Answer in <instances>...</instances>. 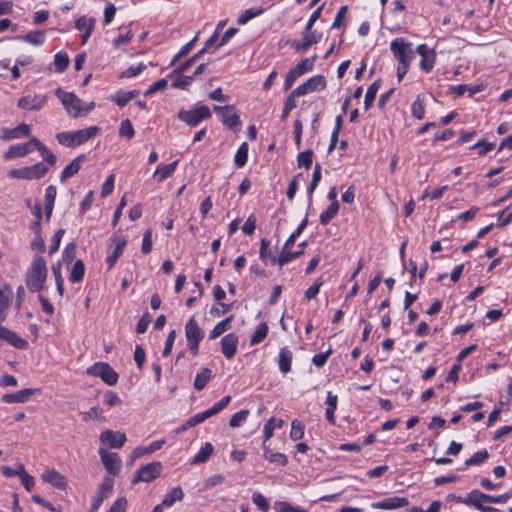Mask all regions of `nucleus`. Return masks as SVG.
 <instances>
[{"label":"nucleus","mask_w":512,"mask_h":512,"mask_svg":"<svg viewBox=\"0 0 512 512\" xmlns=\"http://www.w3.org/2000/svg\"><path fill=\"white\" fill-rule=\"evenodd\" d=\"M489 453L486 449L474 453L469 459L465 461L466 466H474L483 463L488 459Z\"/></svg>","instance_id":"obj_52"},{"label":"nucleus","mask_w":512,"mask_h":512,"mask_svg":"<svg viewBox=\"0 0 512 512\" xmlns=\"http://www.w3.org/2000/svg\"><path fill=\"white\" fill-rule=\"evenodd\" d=\"M293 353L288 347H283L279 351L278 366L282 374H287L291 371Z\"/></svg>","instance_id":"obj_26"},{"label":"nucleus","mask_w":512,"mask_h":512,"mask_svg":"<svg viewBox=\"0 0 512 512\" xmlns=\"http://www.w3.org/2000/svg\"><path fill=\"white\" fill-rule=\"evenodd\" d=\"M163 440H157L145 447H137L132 452V460L142 457L143 455L151 454L162 448Z\"/></svg>","instance_id":"obj_28"},{"label":"nucleus","mask_w":512,"mask_h":512,"mask_svg":"<svg viewBox=\"0 0 512 512\" xmlns=\"http://www.w3.org/2000/svg\"><path fill=\"white\" fill-rule=\"evenodd\" d=\"M85 274V266L82 260H77L70 272L69 280L72 283H77L83 280Z\"/></svg>","instance_id":"obj_39"},{"label":"nucleus","mask_w":512,"mask_h":512,"mask_svg":"<svg viewBox=\"0 0 512 512\" xmlns=\"http://www.w3.org/2000/svg\"><path fill=\"white\" fill-rule=\"evenodd\" d=\"M233 320V315H230L229 317L225 318L224 320L217 323L214 328L210 331L209 338L210 339H216L220 335H222L224 332H226L228 329H230V323Z\"/></svg>","instance_id":"obj_35"},{"label":"nucleus","mask_w":512,"mask_h":512,"mask_svg":"<svg viewBox=\"0 0 512 512\" xmlns=\"http://www.w3.org/2000/svg\"><path fill=\"white\" fill-rule=\"evenodd\" d=\"M270 241L266 238H262L260 241V251L259 256L260 259L265 263H270L271 265H275L277 261V257L271 253L269 250Z\"/></svg>","instance_id":"obj_27"},{"label":"nucleus","mask_w":512,"mask_h":512,"mask_svg":"<svg viewBox=\"0 0 512 512\" xmlns=\"http://www.w3.org/2000/svg\"><path fill=\"white\" fill-rule=\"evenodd\" d=\"M42 480L49 483L51 486L57 489H65L67 486V480L65 476L59 473L55 469H47L42 473Z\"/></svg>","instance_id":"obj_17"},{"label":"nucleus","mask_w":512,"mask_h":512,"mask_svg":"<svg viewBox=\"0 0 512 512\" xmlns=\"http://www.w3.org/2000/svg\"><path fill=\"white\" fill-rule=\"evenodd\" d=\"M304 436V425L298 421L293 420L290 430V438L294 441L302 439Z\"/></svg>","instance_id":"obj_55"},{"label":"nucleus","mask_w":512,"mask_h":512,"mask_svg":"<svg viewBox=\"0 0 512 512\" xmlns=\"http://www.w3.org/2000/svg\"><path fill=\"white\" fill-rule=\"evenodd\" d=\"M421 56L420 67L425 72H430L435 63L436 53L434 49H429L426 44H420L415 50Z\"/></svg>","instance_id":"obj_12"},{"label":"nucleus","mask_w":512,"mask_h":512,"mask_svg":"<svg viewBox=\"0 0 512 512\" xmlns=\"http://www.w3.org/2000/svg\"><path fill=\"white\" fill-rule=\"evenodd\" d=\"M100 130L97 126H91L73 132H60L56 135L57 141L66 147L82 145L94 137Z\"/></svg>","instance_id":"obj_2"},{"label":"nucleus","mask_w":512,"mask_h":512,"mask_svg":"<svg viewBox=\"0 0 512 512\" xmlns=\"http://www.w3.org/2000/svg\"><path fill=\"white\" fill-rule=\"evenodd\" d=\"M32 150L35 148L41 154L43 160L50 166H54L57 162V158L54 153L48 149L43 143H41L36 137L31 138Z\"/></svg>","instance_id":"obj_24"},{"label":"nucleus","mask_w":512,"mask_h":512,"mask_svg":"<svg viewBox=\"0 0 512 512\" xmlns=\"http://www.w3.org/2000/svg\"><path fill=\"white\" fill-rule=\"evenodd\" d=\"M304 85L307 87L308 92L323 90L326 87L325 77L322 75H315L310 77Z\"/></svg>","instance_id":"obj_34"},{"label":"nucleus","mask_w":512,"mask_h":512,"mask_svg":"<svg viewBox=\"0 0 512 512\" xmlns=\"http://www.w3.org/2000/svg\"><path fill=\"white\" fill-rule=\"evenodd\" d=\"M185 335L187 341L201 342L204 336L203 330L200 329L194 317L190 318L185 325Z\"/></svg>","instance_id":"obj_23"},{"label":"nucleus","mask_w":512,"mask_h":512,"mask_svg":"<svg viewBox=\"0 0 512 512\" xmlns=\"http://www.w3.org/2000/svg\"><path fill=\"white\" fill-rule=\"evenodd\" d=\"M183 497L184 493L182 489L180 487H175L164 496L162 505L165 507H171L176 501H181Z\"/></svg>","instance_id":"obj_37"},{"label":"nucleus","mask_w":512,"mask_h":512,"mask_svg":"<svg viewBox=\"0 0 512 512\" xmlns=\"http://www.w3.org/2000/svg\"><path fill=\"white\" fill-rule=\"evenodd\" d=\"M55 70L63 72L69 65V57L66 53L59 52L54 57Z\"/></svg>","instance_id":"obj_53"},{"label":"nucleus","mask_w":512,"mask_h":512,"mask_svg":"<svg viewBox=\"0 0 512 512\" xmlns=\"http://www.w3.org/2000/svg\"><path fill=\"white\" fill-rule=\"evenodd\" d=\"M57 189L55 186L50 185L45 191V214L46 218L50 219L56 199Z\"/></svg>","instance_id":"obj_30"},{"label":"nucleus","mask_w":512,"mask_h":512,"mask_svg":"<svg viewBox=\"0 0 512 512\" xmlns=\"http://www.w3.org/2000/svg\"><path fill=\"white\" fill-rule=\"evenodd\" d=\"M30 152H32V143L31 139L22 144H16L11 146L5 153L4 158L6 160H10L17 157H23L28 155Z\"/></svg>","instance_id":"obj_22"},{"label":"nucleus","mask_w":512,"mask_h":512,"mask_svg":"<svg viewBox=\"0 0 512 512\" xmlns=\"http://www.w3.org/2000/svg\"><path fill=\"white\" fill-rule=\"evenodd\" d=\"M252 501L263 512H267L270 508L266 498L259 492L253 494Z\"/></svg>","instance_id":"obj_61"},{"label":"nucleus","mask_w":512,"mask_h":512,"mask_svg":"<svg viewBox=\"0 0 512 512\" xmlns=\"http://www.w3.org/2000/svg\"><path fill=\"white\" fill-rule=\"evenodd\" d=\"M222 121L228 128H234L241 123L239 115L235 112V109L233 111L227 110L222 114Z\"/></svg>","instance_id":"obj_49"},{"label":"nucleus","mask_w":512,"mask_h":512,"mask_svg":"<svg viewBox=\"0 0 512 512\" xmlns=\"http://www.w3.org/2000/svg\"><path fill=\"white\" fill-rule=\"evenodd\" d=\"M213 446L211 443H205L199 452L194 456L192 463L199 464L205 463L213 453Z\"/></svg>","instance_id":"obj_41"},{"label":"nucleus","mask_w":512,"mask_h":512,"mask_svg":"<svg viewBox=\"0 0 512 512\" xmlns=\"http://www.w3.org/2000/svg\"><path fill=\"white\" fill-rule=\"evenodd\" d=\"M249 415V411L244 409L232 415L229 420V425L233 428L239 427L242 422H244Z\"/></svg>","instance_id":"obj_59"},{"label":"nucleus","mask_w":512,"mask_h":512,"mask_svg":"<svg viewBox=\"0 0 512 512\" xmlns=\"http://www.w3.org/2000/svg\"><path fill=\"white\" fill-rule=\"evenodd\" d=\"M390 49L400 64H410L415 57V51L404 38H396L390 44Z\"/></svg>","instance_id":"obj_5"},{"label":"nucleus","mask_w":512,"mask_h":512,"mask_svg":"<svg viewBox=\"0 0 512 512\" xmlns=\"http://www.w3.org/2000/svg\"><path fill=\"white\" fill-rule=\"evenodd\" d=\"M320 180H321V166H320V164L317 163L314 166V171H313V174H312V180H311V183H310V185H309V187L307 189L308 196H309V201H311L312 194L315 191V189L317 188Z\"/></svg>","instance_id":"obj_48"},{"label":"nucleus","mask_w":512,"mask_h":512,"mask_svg":"<svg viewBox=\"0 0 512 512\" xmlns=\"http://www.w3.org/2000/svg\"><path fill=\"white\" fill-rule=\"evenodd\" d=\"M151 322V316L148 312H145L139 319L138 323H137V326H136V331L138 334H143L146 332L147 328H148V325L150 324Z\"/></svg>","instance_id":"obj_64"},{"label":"nucleus","mask_w":512,"mask_h":512,"mask_svg":"<svg viewBox=\"0 0 512 512\" xmlns=\"http://www.w3.org/2000/svg\"><path fill=\"white\" fill-rule=\"evenodd\" d=\"M262 447L264 450V458L265 459L269 460L272 463H276L280 466H285L288 463V459L285 454L279 453V452H273L266 446L265 442H263Z\"/></svg>","instance_id":"obj_29"},{"label":"nucleus","mask_w":512,"mask_h":512,"mask_svg":"<svg viewBox=\"0 0 512 512\" xmlns=\"http://www.w3.org/2000/svg\"><path fill=\"white\" fill-rule=\"evenodd\" d=\"M46 102L44 95H27L18 100V107L24 110H39Z\"/></svg>","instance_id":"obj_15"},{"label":"nucleus","mask_w":512,"mask_h":512,"mask_svg":"<svg viewBox=\"0 0 512 512\" xmlns=\"http://www.w3.org/2000/svg\"><path fill=\"white\" fill-rule=\"evenodd\" d=\"M379 87H380V81L379 80L374 81L368 87V89L366 91L365 99H364V108H365V110L370 109V107L372 106V104H373V102L375 100L376 94L378 92Z\"/></svg>","instance_id":"obj_43"},{"label":"nucleus","mask_w":512,"mask_h":512,"mask_svg":"<svg viewBox=\"0 0 512 512\" xmlns=\"http://www.w3.org/2000/svg\"><path fill=\"white\" fill-rule=\"evenodd\" d=\"M100 442L104 445H108L110 448L119 449L126 442V436L124 433L112 430H105L101 432Z\"/></svg>","instance_id":"obj_11"},{"label":"nucleus","mask_w":512,"mask_h":512,"mask_svg":"<svg viewBox=\"0 0 512 512\" xmlns=\"http://www.w3.org/2000/svg\"><path fill=\"white\" fill-rule=\"evenodd\" d=\"M221 351L227 359H232L237 351L238 337L234 333L225 335L221 339Z\"/></svg>","instance_id":"obj_18"},{"label":"nucleus","mask_w":512,"mask_h":512,"mask_svg":"<svg viewBox=\"0 0 512 512\" xmlns=\"http://www.w3.org/2000/svg\"><path fill=\"white\" fill-rule=\"evenodd\" d=\"M321 39V34L316 33L312 30H304L301 33L300 40H294L291 42V46L294 48L296 52H305L309 47L314 44H317Z\"/></svg>","instance_id":"obj_9"},{"label":"nucleus","mask_w":512,"mask_h":512,"mask_svg":"<svg viewBox=\"0 0 512 512\" xmlns=\"http://www.w3.org/2000/svg\"><path fill=\"white\" fill-rule=\"evenodd\" d=\"M134 134L135 131L131 121L129 119L123 120L120 125L119 135L127 139H132L134 137Z\"/></svg>","instance_id":"obj_56"},{"label":"nucleus","mask_w":512,"mask_h":512,"mask_svg":"<svg viewBox=\"0 0 512 512\" xmlns=\"http://www.w3.org/2000/svg\"><path fill=\"white\" fill-rule=\"evenodd\" d=\"M248 158V144L246 142L242 143L240 147L238 148L235 156H234V162L236 166L243 167Z\"/></svg>","instance_id":"obj_47"},{"label":"nucleus","mask_w":512,"mask_h":512,"mask_svg":"<svg viewBox=\"0 0 512 512\" xmlns=\"http://www.w3.org/2000/svg\"><path fill=\"white\" fill-rule=\"evenodd\" d=\"M411 113H412V116L416 119L421 120L424 118L425 106H424L423 100L420 98L419 95L417 96L415 101L412 103Z\"/></svg>","instance_id":"obj_51"},{"label":"nucleus","mask_w":512,"mask_h":512,"mask_svg":"<svg viewBox=\"0 0 512 512\" xmlns=\"http://www.w3.org/2000/svg\"><path fill=\"white\" fill-rule=\"evenodd\" d=\"M88 375L94 377H100L106 384L112 386L118 381V374L115 370L106 362H97L86 370Z\"/></svg>","instance_id":"obj_7"},{"label":"nucleus","mask_w":512,"mask_h":512,"mask_svg":"<svg viewBox=\"0 0 512 512\" xmlns=\"http://www.w3.org/2000/svg\"><path fill=\"white\" fill-rule=\"evenodd\" d=\"M408 504L409 501L406 497L394 496L379 502H375L372 504V507L376 509L393 510L396 508L405 507Z\"/></svg>","instance_id":"obj_21"},{"label":"nucleus","mask_w":512,"mask_h":512,"mask_svg":"<svg viewBox=\"0 0 512 512\" xmlns=\"http://www.w3.org/2000/svg\"><path fill=\"white\" fill-rule=\"evenodd\" d=\"M268 334V325L266 322H261L250 339L251 345H256L262 342Z\"/></svg>","instance_id":"obj_45"},{"label":"nucleus","mask_w":512,"mask_h":512,"mask_svg":"<svg viewBox=\"0 0 512 512\" xmlns=\"http://www.w3.org/2000/svg\"><path fill=\"white\" fill-rule=\"evenodd\" d=\"M146 68V65L143 63H139L137 66H130L128 69L123 71L121 73L122 78H132L140 74L144 69Z\"/></svg>","instance_id":"obj_62"},{"label":"nucleus","mask_w":512,"mask_h":512,"mask_svg":"<svg viewBox=\"0 0 512 512\" xmlns=\"http://www.w3.org/2000/svg\"><path fill=\"white\" fill-rule=\"evenodd\" d=\"M114 480L111 477H104L99 490L97 492V496L91 503L89 512H96L100 506L102 505L103 501L109 496V494L113 490Z\"/></svg>","instance_id":"obj_10"},{"label":"nucleus","mask_w":512,"mask_h":512,"mask_svg":"<svg viewBox=\"0 0 512 512\" xmlns=\"http://www.w3.org/2000/svg\"><path fill=\"white\" fill-rule=\"evenodd\" d=\"M471 149H478V155L484 156L494 149V143H490L484 139H481L473 146H471Z\"/></svg>","instance_id":"obj_58"},{"label":"nucleus","mask_w":512,"mask_h":512,"mask_svg":"<svg viewBox=\"0 0 512 512\" xmlns=\"http://www.w3.org/2000/svg\"><path fill=\"white\" fill-rule=\"evenodd\" d=\"M47 267L42 256H36L25 275V282L30 292H40L46 282Z\"/></svg>","instance_id":"obj_1"},{"label":"nucleus","mask_w":512,"mask_h":512,"mask_svg":"<svg viewBox=\"0 0 512 512\" xmlns=\"http://www.w3.org/2000/svg\"><path fill=\"white\" fill-rule=\"evenodd\" d=\"M102 463L105 469L112 475H117L120 470L121 460L117 453L107 452L104 449L99 450Z\"/></svg>","instance_id":"obj_13"},{"label":"nucleus","mask_w":512,"mask_h":512,"mask_svg":"<svg viewBox=\"0 0 512 512\" xmlns=\"http://www.w3.org/2000/svg\"><path fill=\"white\" fill-rule=\"evenodd\" d=\"M265 11L264 8H259V9H256V10H253V9H247L245 10L240 16L239 18L237 19V23L239 25H244L246 24L248 21H250L251 19H253L254 17H257L259 15H261L263 12Z\"/></svg>","instance_id":"obj_50"},{"label":"nucleus","mask_w":512,"mask_h":512,"mask_svg":"<svg viewBox=\"0 0 512 512\" xmlns=\"http://www.w3.org/2000/svg\"><path fill=\"white\" fill-rule=\"evenodd\" d=\"M56 96L65 106L68 114L72 117H78L84 111L83 101L73 92H65L61 88L55 91Z\"/></svg>","instance_id":"obj_6"},{"label":"nucleus","mask_w":512,"mask_h":512,"mask_svg":"<svg viewBox=\"0 0 512 512\" xmlns=\"http://www.w3.org/2000/svg\"><path fill=\"white\" fill-rule=\"evenodd\" d=\"M140 92L138 90H131L127 92H117L112 100L119 106L124 107L129 101L138 97Z\"/></svg>","instance_id":"obj_32"},{"label":"nucleus","mask_w":512,"mask_h":512,"mask_svg":"<svg viewBox=\"0 0 512 512\" xmlns=\"http://www.w3.org/2000/svg\"><path fill=\"white\" fill-rule=\"evenodd\" d=\"M152 250V231L148 229L144 235L142 240L141 251L143 254L147 255Z\"/></svg>","instance_id":"obj_63"},{"label":"nucleus","mask_w":512,"mask_h":512,"mask_svg":"<svg viewBox=\"0 0 512 512\" xmlns=\"http://www.w3.org/2000/svg\"><path fill=\"white\" fill-rule=\"evenodd\" d=\"M313 151L308 149L300 152L297 156L298 165L309 169L312 165Z\"/></svg>","instance_id":"obj_57"},{"label":"nucleus","mask_w":512,"mask_h":512,"mask_svg":"<svg viewBox=\"0 0 512 512\" xmlns=\"http://www.w3.org/2000/svg\"><path fill=\"white\" fill-rule=\"evenodd\" d=\"M65 230L63 228L58 229L52 237L51 244L49 247V254H54L58 251L62 236L64 235Z\"/></svg>","instance_id":"obj_60"},{"label":"nucleus","mask_w":512,"mask_h":512,"mask_svg":"<svg viewBox=\"0 0 512 512\" xmlns=\"http://www.w3.org/2000/svg\"><path fill=\"white\" fill-rule=\"evenodd\" d=\"M212 416L214 415L210 409L197 413L187 420V426H196Z\"/></svg>","instance_id":"obj_54"},{"label":"nucleus","mask_w":512,"mask_h":512,"mask_svg":"<svg viewBox=\"0 0 512 512\" xmlns=\"http://www.w3.org/2000/svg\"><path fill=\"white\" fill-rule=\"evenodd\" d=\"M39 392V389L26 388L19 390L14 393H7L2 396V402L11 404V403H24L26 402L32 395H35Z\"/></svg>","instance_id":"obj_14"},{"label":"nucleus","mask_w":512,"mask_h":512,"mask_svg":"<svg viewBox=\"0 0 512 512\" xmlns=\"http://www.w3.org/2000/svg\"><path fill=\"white\" fill-rule=\"evenodd\" d=\"M85 160L84 155H79L75 159L71 161L61 172L60 180L61 182H65L68 178L74 176L81 169L82 163Z\"/></svg>","instance_id":"obj_25"},{"label":"nucleus","mask_w":512,"mask_h":512,"mask_svg":"<svg viewBox=\"0 0 512 512\" xmlns=\"http://www.w3.org/2000/svg\"><path fill=\"white\" fill-rule=\"evenodd\" d=\"M212 378V370L209 368H203L201 372H199L194 380L193 386L197 391H201L207 385V383Z\"/></svg>","instance_id":"obj_33"},{"label":"nucleus","mask_w":512,"mask_h":512,"mask_svg":"<svg viewBox=\"0 0 512 512\" xmlns=\"http://www.w3.org/2000/svg\"><path fill=\"white\" fill-rule=\"evenodd\" d=\"M47 172L48 167L44 163L39 162L32 166L11 169L8 172V176L13 179L33 180L42 178Z\"/></svg>","instance_id":"obj_4"},{"label":"nucleus","mask_w":512,"mask_h":512,"mask_svg":"<svg viewBox=\"0 0 512 512\" xmlns=\"http://www.w3.org/2000/svg\"><path fill=\"white\" fill-rule=\"evenodd\" d=\"M210 108L206 105H200L190 110H180L178 119L185 122L190 127H196L202 120L211 118Z\"/></svg>","instance_id":"obj_3"},{"label":"nucleus","mask_w":512,"mask_h":512,"mask_svg":"<svg viewBox=\"0 0 512 512\" xmlns=\"http://www.w3.org/2000/svg\"><path fill=\"white\" fill-rule=\"evenodd\" d=\"M304 253L303 250H297L292 252L291 249L283 248L279 257L277 258L276 264L283 266L291 260L300 257Z\"/></svg>","instance_id":"obj_38"},{"label":"nucleus","mask_w":512,"mask_h":512,"mask_svg":"<svg viewBox=\"0 0 512 512\" xmlns=\"http://www.w3.org/2000/svg\"><path fill=\"white\" fill-rule=\"evenodd\" d=\"M339 207V203H331L328 208L321 213L320 223L327 225L337 215Z\"/></svg>","instance_id":"obj_44"},{"label":"nucleus","mask_w":512,"mask_h":512,"mask_svg":"<svg viewBox=\"0 0 512 512\" xmlns=\"http://www.w3.org/2000/svg\"><path fill=\"white\" fill-rule=\"evenodd\" d=\"M315 60L316 56L302 59L292 70L300 77L305 72H309L313 69Z\"/></svg>","instance_id":"obj_42"},{"label":"nucleus","mask_w":512,"mask_h":512,"mask_svg":"<svg viewBox=\"0 0 512 512\" xmlns=\"http://www.w3.org/2000/svg\"><path fill=\"white\" fill-rule=\"evenodd\" d=\"M489 495L481 492L480 490H472L463 500L462 502L468 506H472L477 510L483 512V509L486 505L483 502L488 503Z\"/></svg>","instance_id":"obj_16"},{"label":"nucleus","mask_w":512,"mask_h":512,"mask_svg":"<svg viewBox=\"0 0 512 512\" xmlns=\"http://www.w3.org/2000/svg\"><path fill=\"white\" fill-rule=\"evenodd\" d=\"M162 471L161 462H151L141 466L135 473L133 483L151 482L160 476Z\"/></svg>","instance_id":"obj_8"},{"label":"nucleus","mask_w":512,"mask_h":512,"mask_svg":"<svg viewBox=\"0 0 512 512\" xmlns=\"http://www.w3.org/2000/svg\"><path fill=\"white\" fill-rule=\"evenodd\" d=\"M21 38L30 44L40 46L45 41V34L43 31L40 30L31 31Z\"/></svg>","instance_id":"obj_46"},{"label":"nucleus","mask_w":512,"mask_h":512,"mask_svg":"<svg viewBox=\"0 0 512 512\" xmlns=\"http://www.w3.org/2000/svg\"><path fill=\"white\" fill-rule=\"evenodd\" d=\"M178 164V160H175L174 162L170 164H159L155 170L154 175H158V181L163 182L168 177L172 176L174 171L176 170Z\"/></svg>","instance_id":"obj_31"},{"label":"nucleus","mask_w":512,"mask_h":512,"mask_svg":"<svg viewBox=\"0 0 512 512\" xmlns=\"http://www.w3.org/2000/svg\"><path fill=\"white\" fill-rule=\"evenodd\" d=\"M199 33H197L188 43H186L179 52L172 58L169 67L174 66L177 61L181 58L185 57L194 47L196 42L198 41Z\"/></svg>","instance_id":"obj_36"},{"label":"nucleus","mask_w":512,"mask_h":512,"mask_svg":"<svg viewBox=\"0 0 512 512\" xmlns=\"http://www.w3.org/2000/svg\"><path fill=\"white\" fill-rule=\"evenodd\" d=\"M172 78H174V80L171 83V87L174 89L185 90L191 85L193 81V76L183 75V73L174 74Z\"/></svg>","instance_id":"obj_40"},{"label":"nucleus","mask_w":512,"mask_h":512,"mask_svg":"<svg viewBox=\"0 0 512 512\" xmlns=\"http://www.w3.org/2000/svg\"><path fill=\"white\" fill-rule=\"evenodd\" d=\"M30 126L22 123L15 128H2L0 130V138L3 140H11L20 138L21 136H28L30 134Z\"/></svg>","instance_id":"obj_19"},{"label":"nucleus","mask_w":512,"mask_h":512,"mask_svg":"<svg viewBox=\"0 0 512 512\" xmlns=\"http://www.w3.org/2000/svg\"><path fill=\"white\" fill-rule=\"evenodd\" d=\"M111 241L115 243V248L106 259V263L109 269H111L116 264L127 243V240L124 237L116 235L111 238Z\"/></svg>","instance_id":"obj_20"}]
</instances>
